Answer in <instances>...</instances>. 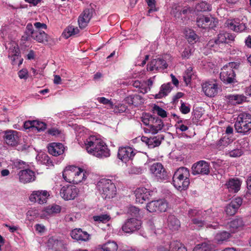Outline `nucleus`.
<instances>
[{"label": "nucleus", "mask_w": 251, "mask_h": 251, "mask_svg": "<svg viewBox=\"0 0 251 251\" xmlns=\"http://www.w3.org/2000/svg\"><path fill=\"white\" fill-rule=\"evenodd\" d=\"M234 127L237 133L247 134L251 130V114L247 113L240 114L235 122Z\"/></svg>", "instance_id": "obj_6"}, {"label": "nucleus", "mask_w": 251, "mask_h": 251, "mask_svg": "<svg viewBox=\"0 0 251 251\" xmlns=\"http://www.w3.org/2000/svg\"><path fill=\"white\" fill-rule=\"evenodd\" d=\"M94 12L93 8L90 7L85 9L78 18L79 27L84 29L90 21Z\"/></svg>", "instance_id": "obj_14"}, {"label": "nucleus", "mask_w": 251, "mask_h": 251, "mask_svg": "<svg viewBox=\"0 0 251 251\" xmlns=\"http://www.w3.org/2000/svg\"><path fill=\"white\" fill-rule=\"evenodd\" d=\"M78 193V189L72 185L64 186L60 190L61 197L66 201L74 200L77 197Z\"/></svg>", "instance_id": "obj_11"}, {"label": "nucleus", "mask_w": 251, "mask_h": 251, "mask_svg": "<svg viewBox=\"0 0 251 251\" xmlns=\"http://www.w3.org/2000/svg\"><path fill=\"white\" fill-rule=\"evenodd\" d=\"M195 9L198 11H210L211 10V6L205 1H202L196 4Z\"/></svg>", "instance_id": "obj_41"}, {"label": "nucleus", "mask_w": 251, "mask_h": 251, "mask_svg": "<svg viewBox=\"0 0 251 251\" xmlns=\"http://www.w3.org/2000/svg\"><path fill=\"white\" fill-rule=\"evenodd\" d=\"M184 34L186 39L190 44H193L196 43L199 39L198 35L191 29H185Z\"/></svg>", "instance_id": "obj_35"}, {"label": "nucleus", "mask_w": 251, "mask_h": 251, "mask_svg": "<svg viewBox=\"0 0 251 251\" xmlns=\"http://www.w3.org/2000/svg\"><path fill=\"white\" fill-rule=\"evenodd\" d=\"M192 174L196 175H208L210 172L209 164L204 160H201L193 164Z\"/></svg>", "instance_id": "obj_15"}, {"label": "nucleus", "mask_w": 251, "mask_h": 251, "mask_svg": "<svg viewBox=\"0 0 251 251\" xmlns=\"http://www.w3.org/2000/svg\"><path fill=\"white\" fill-rule=\"evenodd\" d=\"M238 63L231 62L223 66L220 74L221 80L225 84L234 83L235 81V73L234 69L239 67Z\"/></svg>", "instance_id": "obj_7"}, {"label": "nucleus", "mask_w": 251, "mask_h": 251, "mask_svg": "<svg viewBox=\"0 0 251 251\" xmlns=\"http://www.w3.org/2000/svg\"><path fill=\"white\" fill-rule=\"evenodd\" d=\"M86 172L79 167L74 165L67 166L63 172L64 180L69 183L77 184L86 178Z\"/></svg>", "instance_id": "obj_3"}, {"label": "nucleus", "mask_w": 251, "mask_h": 251, "mask_svg": "<svg viewBox=\"0 0 251 251\" xmlns=\"http://www.w3.org/2000/svg\"><path fill=\"white\" fill-rule=\"evenodd\" d=\"M148 6L150 7V9L148 10L149 13L157 10L155 7V0H146Z\"/></svg>", "instance_id": "obj_60"}, {"label": "nucleus", "mask_w": 251, "mask_h": 251, "mask_svg": "<svg viewBox=\"0 0 251 251\" xmlns=\"http://www.w3.org/2000/svg\"><path fill=\"white\" fill-rule=\"evenodd\" d=\"M49 194L46 190L34 191L30 195L29 199L31 202L43 204L47 202V199Z\"/></svg>", "instance_id": "obj_18"}, {"label": "nucleus", "mask_w": 251, "mask_h": 251, "mask_svg": "<svg viewBox=\"0 0 251 251\" xmlns=\"http://www.w3.org/2000/svg\"><path fill=\"white\" fill-rule=\"evenodd\" d=\"M201 87L205 95L210 98L216 96L220 90V86L216 80H208L202 82Z\"/></svg>", "instance_id": "obj_9"}, {"label": "nucleus", "mask_w": 251, "mask_h": 251, "mask_svg": "<svg viewBox=\"0 0 251 251\" xmlns=\"http://www.w3.org/2000/svg\"><path fill=\"white\" fill-rule=\"evenodd\" d=\"M79 32V30L77 27L70 25L65 29L63 34L65 38L67 39L72 36L77 34Z\"/></svg>", "instance_id": "obj_39"}, {"label": "nucleus", "mask_w": 251, "mask_h": 251, "mask_svg": "<svg viewBox=\"0 0 251 251\" xmlns=\"http://www.w3.org/2000/svg\"><path fill=\"white\" fill-rule=\"evenodd\" d=\"M181 104L180 107V110L181 112L182 113L186 114L188 113L190 111V107L189 105H187L184 102H182V100L181 101Z\"/></svg>", "instance_id": "obj_64"}, {"label": "nucleus", "mask_w": 251, "mask_h": 251, "mask_svg": "<svg viewBox=\"0 0 251 251\" xmlns=\"http://www.w3.org/2000/svg\"><path fill=\"white\" fill-rule=\"evenodd\" d=\"M226 97L232 104L241 103L246 100V97L243 95H228Z\"/></svg>", "instance_id": "obj_38"}, {"label": "nucleus", "mask_w": 251, "mask_h": 251, "mask_svg": "<svg viewBox=\"0 0 251 251\" xmlns=\"http://www.w3.org/2000/svg\"><path fill=\"white\" fill-rule=\"evenodd\" d=\"M172 90L171 83L164 84L161 85L160 90L158 94L155 95V99H161L166 96L171 92Z\"/></svg>", "instance_id": "obj_36"}, {"label": "nucleus", "mask_w": 251, "mask_h": 251, "mask_svg": "<svg viewBox=\"0 0 251 251\" xmlns=\"http://www.w3.org/2000/svg\"><path fill=\"white\" fill-rule=\"evenodd\" d=\"M227 189L230 192L237 193L240 188L241 182L237 179H230L226 184Z\"/></svg>", "instance_id": "obj_33"}, {"label": "nucleus", "mask_w": 251, "mask_h": 251, "mask_svg": "<svg viewBox=\"0 0 251 251\" xmlns=\"http://www.w3.org/2000/svg\"><path fill=\"white\" fill-rule=\"evenodd\" d=\"M142 223L136 218H129L127 219L122 226V230L127 233H131L138 230L141 227Z\"/></svg>", "instance_id": "obj_13"}, {"label": "nucleus", "mask_w": 251, "mask_h": 251, "mask_svg": "<svg viewBox=\"0 0 251 251\" xmlns=\"http://www.w3.org/2000/svg\"><path fill=\"white\" fill-rule=\"evenodd\" d=\"M171 242L157 246L154 251H172Z\"/></svg>", "instance_id": "obj_56"}, {"label": "nucleus", "mask_w": 251, "mask_h": 251, "mask_svg": "<svg viewBox=\"0 0 251 251\" xmlns=\"http://www.w3.org/2000/svg\"><path fill=\"white\" fill-rule=\"evenodd\" d=\"M135 155L133 149L129 147H120L118 152V157L123 162L126 163L132 159Z\"/></svg>", "instance_id": "obj_19"}, {"label": "nucleus", "mask_w": 251, "mask_h": 251, "mask_svg": "<svg viewBox=\"0 0 251 251\" xmlns=\"http://www.w3.org/2000/svg\"><path fill=\"white\" fill-rule=\"evenodd\" d=\"M48 148L49 152L55 156L63 154L65 149L63 145L60 143H50Z\"/></svg>", "instance_id": "obj_28"}, {"label": "nucleus", "mask_w": 251, "mask_h": 251, "mask_svg": "<svg viewBox=\"0 0 251 251\" xmlns=\"http://www.w3.org/2000/svg\"><path fill=\"white\" fill-rule=\"evenodd\" d=\"M125 101L129 104L138 106L144 103V100L138 94H131L125 99Z\"/></svg>", "instance_id": "obj_29"}, {"label": "nucleus", "mask_w": 251, "mask_h": 251, "mask_svg": "<svg viewBox=\"0 0 251 251\" xmlns=\"http://www.w3.org/2000/svg\"><path fill=\"white\" fill-rule=\"evenodd\" d=\"M215 19L211 17L199 16L197 19V25L202 28H213L215 26Z\"/></svg>", "instance_id": "obj_20"}, {"label": "nucleus", "mask_w": 251, "mask_h": 251, "mask_svg": "<svg viewBox=\"0 0 251 251\" xmlns=\"http://www.w3.org/2000/svg\"><path fill=\"white\" fill-rule=\"evenodd\" d=\"M84 146L87 152L100 159L109 157L110 150L106 144L100 138L90 136L84 141Z\"/></svg>", "instance_id": "obj_1"}, {"label": "nucleus", "mask_w": 251, "mask_h": 251, "mask_svg": "<svg viewBox=\"0 0 251 251\" xmlns=\"http://www.w3.org/2000/svg\"><path fill=\"white\" fill-rule=\"evenodd\" d=\"M153 110L154 112L157 113V114L158 116H160L163 118H165L167 116V112L164 109H163V108H162L161 107H159L158 105H155L153 107Z\"/></svg>", "instance_id": "obj_57"}, {"label": "nucleus", "mask_w": 251, "mask_h": 251, "mask_svg": "<svg viewBox=\"0 0 251 251\" xmlns=\"http://www.w3.org/2000/svg\"><path fill=\"white\" fill-rule=\"evenodd\" d=\"M18 132L17 131L10 130L4 131V139L7 145L16 146L18 143Z\"/></svg>", "instance_id": "obj_25"}, {"label": "nucleus", "mask_w": 251, "mask_h": 251, "mask_svg": "<svg viewBox=\"0 0 251 251\" xmlns=\"http://www.w3.org/2000/svg\"><path fill=\"white\" fill-rule=\"evenodd\" d=\"M168 64L164 59L161 58L153 59L147 65V70L149 71H161L166 69Z\"/></svg>", "instance_id": "obj_17"}, {"label": "nucleus", "mask_w": 251, "mask_h": 251, "mask_svg": "<svg viewBox=\"0 0 251 251\" xmlns=\"http://www.w3.org/2000/svg\"><path fill=\"white\" fill-rule=\"evenodd\" d=\"M193 251H210V246L206 243H202L197 245Z\"/></svg>", "instance_id": "obj_53"}, {"label": "nucleus", "mask_w": 251, "mask_h": 251, "mask_svg": "<svg viewBox=\"0 0 251 251\" xmlns=\"http://www.w3.org/2000/svg\"><path fill=\"white\" fill-rule=\"evenodd\" d=\"M26 217L29 221L33 220L38 216L39 213L37 210L34 208L29 209L26 212Z\"/></svg>", "instance_id": "obj_54"}, {"label": "nucleus", "mask_w": 251, "mask_h": 251, "mask_svg": "<svg viewBox=\"0 0 251 251\" xmlns=\"http://www.w3.org/2000/svg\"><path fill=\"white\" fill-rule=\"evenodd\" d=\"M111 109L113 110L115 113H122L126 111L127 106L121 103H113Z\"/></svg>", "instance_id": "obj_46"}, {"label": "nucleus", "mask_w": 251, "mask_h": 251, "mask_svg": "<svg viewBox=\"0 0 251 251\" xmlns=\"http://www.w3.org/2000/svg\"><path fill=\"white\" fill-rule=\"evenodd\" d=\"M210 215L211 217L210 218V219L207 221L208 219H206V221H205L204 220H202L201 219H199V217H197L195 218H193L192 220L193 224L198 226L199 227H202L203 226H205L206 227H212L214 229H216L219 226V224L217 223H213L212 224H207L206 222H210V220L214 218V216Z\"/></svg>", "instance_id": "obj_30"}, {"label": "nucleus", "mask_w": 251, "mask_h": 251, "mask_svg": "<svg viewBox=\"0 0 251 251\" xmlns=\"http://www.w3.org/2000/svg\"><path fill=\"white\" fill-rule=\"evenodd\" d=\"M8 57L11 60L12 65H21L23 59L21 57L18 46L15 43H11L8 50Z\"/></svg>", "instance_id": "obj_12"}, {"label": "nucleus", "mask_w": 251, "mask_h": 251, "mask_svg": "<svg viewBox=\"0 0 251 251\" xmlns=\"http://www.w3.org/2000/svg\"><path fill=\"white\" fill-rule=\"evenodd\" d=\"M58 244H61V243L58 240L54 239L53 237L49 238L48 241V246L49 247L55 249V246H57Z\"/></svg>", "instance_id": "obj_63"}, {"label": "nucleus", "mask_w": 251, "mask_h": 251, "mask_svg": "<svg viewBox=\"0 0 251 251\" xmlns=\"http://www.w3.org/2000/svg\"><path fill=\"white\" fill-rule=\"evenodd\" d=\"M212 214V210L211 209H208L205 211H202L200 210H197L196 209H190L188 211V214L189 217L192 218L194 217H201L205 219H208L207 221L210 219L211 216L210 214Z\"/></svg>", "instance_id": "obj_27"}, {"label": "nucleus", "mask_w": 251, "mask_h": 251, "mask_svg": "<svg viewBox=\"0 0 251 251\" xmlns=\"http://www.w3.org/2000/svg\"><path fill=\"white\" fill-rule=\"evenodd\" d=\"M163 137H153L150 138V140L148 144V146L150 148H154V147L159 146L161 142V140L163 139Z\"/></svg>", "instance_id": "obj_45"}, {"label": "nucleus", "mask_w": 251, "mask_h": 251, "mask_svg": "<svg viewBox=\"0 0 251 251\" xmlns=\"http://www.w3.org/2000/svg\"><path fill=\"white\" fill-rule=\"evenodd\" d=\"M103 251H117L118 245L114 241H109L102 246Z\"/></svg>", "instance_id": "obj_42"}, {"label": "nucleus", "mask_w": 251, "mask_h": 251, "mask_svg": "<svg viewBox=\"0 0 251 251\" xmlns=\"http://www.w3.org/2000/svg\"><path fill=\"white\" fill-rule=\"evenodd\" d=\"M243 154V151L241 149H234L232 150L226 151L225 152L226 155L231 157H239Z\"/></svg>", "instance_id": "obj_47"}, {"label": "nucleus", "mask_w": 251, "mask_h": 251, "mask_svg": "<svg viewBox=\"0 0 251 251\" xmlns=\"http://www.w3.org/2000/svg\"><path fill=\"white\" fill-rule=\"evenodd\" d=\"M73 239L77 241H87L89 239L90 235L86 231H83L80 228L73 229L71 232Z\"/></svg>", "instance_id": "obj_26"}, {"label": "nucleus", "mask_w": 251, "mask_h": 251, "mask_svg": "<svg viewBox=\"0 0 251 251\" xmlns=\"http://www.w3.org/2000/svg\"><path fill=\"white\" fill-rule=\"evenodd\" d=\"M189 176V170L187 168H178L173 177V184L174 187L179 191L187 189L190 184Z\"/></svg>", "instance_id": "obj_4"}, {"label": "nucleus", "mask_w": 251, "mask_h": 251, "mask_svg": "<svg viewBox=\"0 0 251 251\" xmlns=\"http://www.w3.org/2000/svg\"><path fill=\"white\" fill-rule=\"evenodd\" d=\"M163 126L164 124L162 120L157 117L153 116L150 127L144 128V131L146 133L155 134L162 130Z\"/></svg>", "instance_id": "obj_22"}, {"label": "nucleus", "mask_w": 251, "mask_h": 251, "mask_svg": "<svg viewBox=\"0 0 251 251\" xmlns=\"http://www.w3.org/2000/svg\"><path fill=\"white\" fill-rule=\"evenodd\" d=\"M193 75V68L189 67L185 71L183 76L184 81L187 85L191 82Z\"/></svg>", "instance_id": "obj_49"}, {"label": "nucleus", "mask_w": 251, "mask_h": 251, "mask_svg": "<svg viewBox=\"0 0 251 251\" xmlns=\"http://www.w3.org/2000/svg\"><path fill=\"white\" fill-rule=\"evenodd\" d=\"M173 116L174 117H176L178 120L176 121V123L175 125V127L176 128V133L178 132H185L188 129V126L185 125V123L186 122V120H182L179 118V117L174 114Z\"/></svg>", "instance_id": "obj_37"}, {"label": "nucleus", "mask_w": 251, "mask_h": 251, "mask_svg": "<svg viewBox=\"0 0 251 251\" xmlns=\"http://www.w3.org/2000/svg\"><path fill=\"white\" fill-rule=\"evenodd\" d=\"M47 25L44 23L35 22L33 25L28 23L25 27L22 40L27 41L33 39L38 43L46 44L48 42V35L43 29H47Z\"/></svg>", "instance_id": "obj_2"}, {"label": "nucleus", "mask_w": 251, "mask_h": 251, "mask_svg": "<svg viewBox=\"0 0 251 251\" xmlns=\"http://www.w3.org/2000/svg\"><path fill=\"white\" fill-rule=\"evenodd\" d=\"M157 212H165L168 208V203L165 199L157 200Z\"/></svg>", "instance_id": "obj_48"}, {"label": "nucleus", "mask_w": 251, "mask_h": 251, "mask_svg": "<svg viewBox=\"0 0 251 251\" xmlns=\"http://www.w3.org/2000/svg\"><path fill=\"white\" fill-rule=\"evenodd\" d=\"M179 6H176L175 8V10L173 8L172 11V13L174 14L175 17H179V15L182 14L185 15L188 12L190 11V9L189 8H184L182 10H180Z\"/></svg>", "instance_id": "obj_52"}, {"label": "nucleus", "mask_w": 251, "mask_h": 251, "mask_svg": "<svg viewBox=\"0 0 251 251\" xmlns=\"http://www.w3.org/2000/svg\"><path fill=\"white\" fill-rule=\"evenodd\" d=\"M230 237V234L227 231H223L218 233L215 239L219 244H222L225 241H227Z\"/></svg>", "instance_id": "obj_40"}, {"label": "nucleus", "mask_w": 251, "mask_h": 251, "mask_svg": "<svg viewBox=\"0 0 251 251\" xmlns=\"http://www.w3.org/2000/svg\"><path fill=\"white\" fill-rule=\"evenodd\" d=\"M157 200L152 201L147 203V210L150 212H157Z\"/></svg>", "instance_id": "obj_55"}, {"label": "nucleus", "mask_w": 251, "mask_h": 251, "mask_svg": "<svg viewBox=\"0 0 251 251\" xmlns=\"http://www.w3.org/2000/svg\"><path fill=\"white\" fill-rule=\"evenodd\" d=\"M244 226L245 222L241 218L233 219L229 223V227L233 232L242 229Z\"/></svg>", "instance_id": "obj_32"}, {"label": "nucleus", "mask_w": 251, "mask_h": 251, "mask_svg": "<svg viewBox=\"0 0 251 251\" xmlns=\"http://www.w3.org/2000/svg\"><path fill=\"white\" fill-rule=\"evenodd\" d=\"M18 176L20 181L23 183L32 182L35 178L34 172L28 169L21 170Z\"/></svg>", "instance_id": "obj_24"}, {"label": "nucleus", "mask_w": 251, "mask_h": 251, "mask_svg": "<svg viewBox=\"0 0 251 251\" xmlns=\"http://www.w3.org/2000/svg\"><path fill=\"white\" fill-rule=\"evenodd\" d=\"M149 55H146L145 57L142 56H139L137 62H136V65L144 66V65L146 64V61L149 59Z\"/></svg>", "instance_id": "obj_61"}, {"label": "nucleus", "mask_w": 251, "mask_h": 251, "mask_svg": "<svg viewBox=\"0 0 251 251\" xmlns=\"http://www.w3.org/2000/svg\"><path fill=\"white\" fill-rule=\"evenodd\" d=\"M172 251H187L186 248L181 243L177 241L171 242Z\"/></svg>", "instance_id": "obj_44"}, {"label": "nucleus", "mask_w": 251, "mask_h": 251, "mask_svg": "<svg viewBox=\"0 0 251 251\" xmlns=\"http://www.w3.org/2000/svg\"><path fill=\"white\" fill-rule=\"evenodd\" d=\"M168 227L172 230H178L180 226L179 221L174 215H169L167 219Z\"/></svg>", "instance_id": "obj_34"}, {"label": "nucleus", "mask_w": 251, "mask_h": 251, "mask_svg": "<svg viewBox=\"0 0 251 251\" xmlns=\"http://www.w3.org/2000/svg\"><path fill=\"white\" fill-rule=\"evenodd\" d=\"M36 159L38 161H40L41 163L44 164L49 167L53 165L52 162L46 154L38 155Z\"/></svg>", "instance_id": "obj_43"}, {"label": "nucleus", "mask_w": 251, "mask_h": 251, "mask_svg": "<svg viewBox=\"0 0 251 251\" xmlns=\"http://www.w3.org/2000/svg\"><path fill=\"white\" fill-rule=\"evenodd\" d=\"M233 141V138L228 136H224L216 143V147L219 151L224 150Z\"/></svg>", "instance_id": "obj_31"}, {"label": "nucleus", "mask_w": 251, "mask_h": 251, "mask_svg": "<svg viewBox=\"0 0 251 251\" xmlns=\"http://www.w3.org/2000/svg\"><path fill=\"white\" fill-rule=\"evenodd\" d=\"M139 88L140 92L143 94H146L150 90V87L147 86V83L145 81L141 82V85Z\"/></svg>", "instance_id": "obj_62"}, {"label": "nucleus", "mask_w": 251, "mask_h": 251, "mask_svg": "<svg viewBox=\"0 0 251 251\" xmlns=\"http://www.w3.org/2000/svg\"><path fill=\"white\" fill-rule=\"evenodd\" d=\"M235 36L233 34L227 32H221L218 35L217 39L214 40V44H212L213 42L211 40L209 42V45L214 48L217 51H219V49H223L225 48L226 44L230 41H233Z\"/></svg>", "instance_id": "obj_8"}, {"label": "nucleus", "mask_w": 251, "mask_h": 251, "mask_svg": "<svg viewBox=\"0 0 251 251\" xmlns=\"http://www.w3.org/2000/svg\"><path fill=\"white\" fill-rule=\"evenodd\" d=\"M151 173L158 180H167L168 176L163 166L160 163H154L150 168Z\"/></svg>", "instance_id": "obj_10"}, {"label": "nucleus", "mask_w": 251, "mask_h": 251, "mask_svg": "<svg viewBox=\"0 0 251 251\" xmlns=\"http://www.w3.org/2000/svg\"><path fill=\"white\" fill-rule=\"evenodd\" d=\"M95 221L101 222L102 223L108 221L110 218L109 216L105 215H101L99 216H95L93 217Z\"/></svg>", "instance_id": "obj_59"}, {"label": "nucleus", "mask_w": 251, "mask_h": 251, "mask_svg": "<svg viewBox=\"0 0 251 251\" xmlns=\"http://www.w3.org/2000/svg\"><path fill=\"white\" fill-rule=\"evenodd\" d=\"M97 100L100 103L108 105L110 109L113 106V102L111 99L109 100L105 97H98L97 98Z\"/></svg>", "instance_id": "obj_58"}, {"label": "nucleus", "mask_w": 251, "mask_h": 251, "mask_svg": "<svg viewBox=\"0 0 251 251\" xmlns=\"http://www.w3.org/2000/svg\"><path fill=\"white\" fill-rule=\"evenodd\" d=\"M152 193V191L148 190L145 187L137 188L134 191L136 201L139 203H143L145 201L149 199V197L151 196V193Z\"/></svg>", "instance_id": "obj_21"}, {"label": "nucleus", "mask_w": 251, "mask_h": 251, "mask_svg": "<svg viewBox=\"0 0 251 251\" xmlns=\"http://www.w3.org/2000/svg\"><path fill=\"white\" fill-rule=\"evenodd\" d=\"M61 207L58 205H53L51 206L47 207L44 210V212L47 213V215H50L52 214H57L60 212Z\"/></svg>", "instance_id": "obj_50"}, {"label": "nucleus", "mask_w": 251, "mask_h": 251, "mask_svg": "<svg viewBox=\"0 0 251 251\" xmlns=\"http://www.w3.org/2000/svg\"><path fill=\"white\" fill-rule=\"evenodd\" d=\"M242 203V199L241 198H235L226 206L225 209L226 212L230 216L234 215Z\"/></svg>", "instance_id": "obj_23"}, {"label": "nucleus", "mask_w": 251, "mask_h": 251, "mask_svg": "<svg viewBox=\"0 0 251 251\" xmlns=\"http://www.w3.org/2000/svg\"><path fill=\"white\" fill-rule=\"evenodd\" d=\"M97 188L104 199L113 198L116 194V187L111 180L102 178L97 184Z\"/></svg>", "instance_id": "obj_5"}, {"label": "nucleus", "mask_w": 251, "mask_h": 251, "mask_svg": "<svg viewBox=\"0 0 251 251\" xmlns=\"http://www.w3.org/2000/svg\"><path fill=\"white\" fill-rule=\"evenodd\" d=\"M226 26L229 29L237 32L244 31L246 28V25L241 22L239 19H230L226 21Z\"/></svg>", "instance_id": "obj_16"}, {"label": "nucleus", "mask_w": 251, "mask_h": 251, "mask_svg": "<svg viewBox=\"0 0 251 251\" xmlns=\"http://www.w3.org/2000/svg\"><path fill=\"white\" fill-rule=\"evenodd\" d=\"M34 129L38 132L43 131L47 128V125L45 123L38 120H34Z\"/></svg>", "instance_id": "obj_51"}]
</instances>
